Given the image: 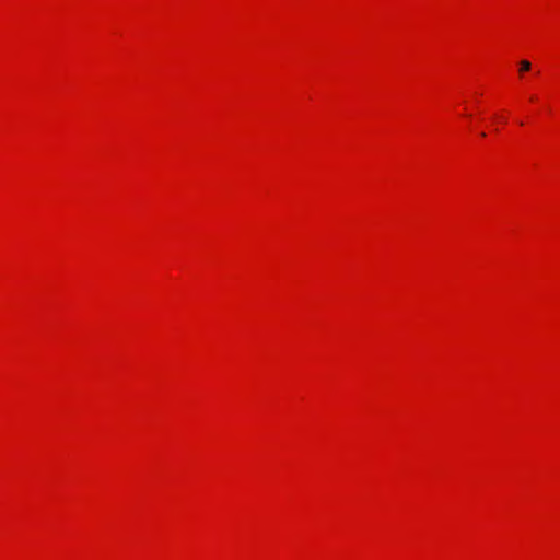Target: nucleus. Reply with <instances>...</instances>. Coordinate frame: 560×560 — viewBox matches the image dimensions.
Segmentation results:
<instances>
[{
	"label": "nucleus",
	"instance_id": "obj_1",
	"mask_svg": "<svg viewBox=\"0 0 560 560\" xmlns=\"http://www.w3.org/2000/svg\"><path fill=\"white\" fill-rule=\"evenodd\" d=\"M532 68V63L528 60H521L520 61V73H524L526 71H529Z\"/></svg>",
	"mask_w": 560,
	"mask_h": 560
}]
</instances>
